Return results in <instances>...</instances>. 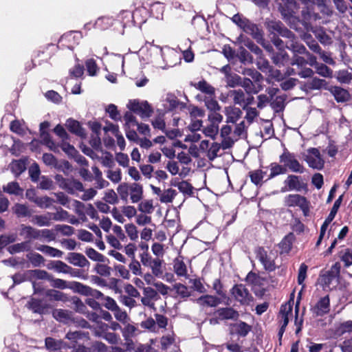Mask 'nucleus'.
I'll list each match as a JSON object with an SVG mask.
<instances>
[{"mask_svg":"<svg viewBox=\"0 0 352 352\" xmlns=\"http://www.w3.org/2000/svg\"><path fill=\"white\" fill-rule=\"evenodd\" d=\"M232 127L229 124L223 125L220 131L222 138L221 145L223 149H228L232 146L235 142Z\"/></svg>","mask_w":352,"mask_h":352,"instance_id":"10","label":"nucleus"},{"mask_svg":"<svg viewBox=\"0 0 352 352\" xmlns=\"http://www.w3.org/2000/svg\"><path fill=\"white\" fill-rule=\"evenodd\" d=\"M173 270L178 276L187 277L188 268L182 256H178L173 261Z\"/></svg>","mask_w":352,"mask_h":352,"instance_id":"19","label":"nucleus"},{"mask_svg":"<svg viewBox=\"0 0 352 352\" xmlns=\"http://www.w3.org/2000/svg\"><path fill=\"white\" fill-rule=\"evenodd\" d=\"M243 30L251 35L255 36L258 32L257 26L249 20L246 19L241 28Z\"/></svg>","mask_w":352,"mask_h":352,"instance_id":"59","label":"nucleus"},{"mask_svg":"<svg viewBox=\"0 0 352 352\" xmlns=\"http://www.w3.org/2000/svg\"><path fill=\"white\" fill-rule=\"evenodd\" d=\"M305 160L311 168L320 170L323 167L324 161L317 148H311L307 150Z\"/></svg>","mask_w":352,"mask_h":352,"instance_id":"8","label":"nucleus"},{"mask_svg":"<svg viewBox=\"0 0 352 352\" xmlns=\"http://www.w3.org/2000/svg\"><path fill=\"white\" fill-rule=\"evenodd\" d=\"M125 231L131 241H136L138 238V232L136 226L133 223H127L124 226Z\"/></svg>","mask_w":352,"mask_h":352,"instance_id":"63","label":"nucleus"},{"mask_svg":"<svg viewBox=\"0 0 352 352\" xmlns=\"http://www.w3.org/2000/svg\"><path fill=\"white\" fill-rule=\"evenodd\" d=\"M53 269L57 272L69 274L72 271V268L60 261H56L53 263Z\"/></svg>","mask_w":352,"mask_h":352,"instance_id":"56","label":"nucleus"},{"mask_svg":"<svg viewBox=\"0 0 352 352\" xmlns=\"http://www.w3.org/2000/svg\"><path fill=\"white\" fill-rule=\"evenodd\" d=\"M3 190L6 193L15 195H19L23 192L22 188H20L19 184L16 182H11L7 185L3 186Z\"/></svg>","mask_w":352,"mask_h":352,"instance_id":"40","label":"nucleus"},{"mask_svg":"<svg viewBox=\"0 0 352 352\" xmlns=\"http://www.w3.org/2000/svg\"><path fill=\"white\" fill-rule=\"evenodd\" d=\"M314 69H316V73L322 77L332 78L333 76L332 69L324 64L319 63Z\"/></svg>","mask_w":352,"mask_h":352,"instance_id":"44","label":"nucleus"},{"mask_svg":"<svg viewBox=\"0 0 352 352\" xmlns=\"http://www.w3.org/2000/svg\"><path fill=\"white\" fill-rule=\"evenodd\" d=\"M267 28L272 33H277L283 36L290 37L292 32L289 31L281 22L270 21L267 22Z\"/></svg>","mask_w":352,"mask_h":352,"instance_id":"15","label":"nucleus"},{"mask_svg":"<svg viewBox=\"0 0 352 352\" xmlns=\"http://www.w3.org/2000/svg\"><path fill=\"white\" fill-rule=\"evenodd\" d=\"M223 112L228 124L236 123L242 116V111L240 109L232 106L226 107Z\"/></svg>","mask_w":352,"mask_h":352,"instance_id":"16","label":"nucleus"},{"mask_svg":"<svg viewBox=\"0 0 352 352\" xmlns=\"http://www.w3.org/2000/svg\"><path fill=\"white\" fill-rule=\"evenodd\" d=\"M114 270L116 274L124 279L129 280L131 277L129 270L123 265L118 264L114 265Z\"/></svg>","mask_w":352,"mask_h":352,"instance_id":"61","label":"nucleus"},{"mask_svg":"<svg viewBox=\"0 0 352 352\" xmlns=\"http://www.w3.org/2000/svg\"><path fill=\"white\" fill-rule=\"evenodd\" d=\"M222 145L218 142H210L208 140H202L199 144V150L201 153L210 161L214 160L217 156Z\"/></svg>","mask_w":352,"mask_h":352,"instance_id":"6","label":"nucleus"},{"mask_svg":"<svg viewBox=\"0 0 352 352\" xmlns=\"http://www.w3.org/2000/svg\"><path fill=\"white\" fill-rule=\"evenodd\" d=\"M329 298L326 296L320 299L316 306L314 307V312L317 316H323L329 311Z\"/></svg>","mask_w":352,"mask_h":352,"instance_id":"20","label":"nucleus"},{"mask_svg":"<svg viewBox=\"0 0 352 352\" xmlns=\"http://www.w3.org/2000/svg\"><path fill=\"white\" fill-rule=\"evenodd\" d=\"M143 295L142 303L151 309H155V301L159 298L157 292L152 287H147L144 288Z\"/></svg>","mask_w":352,"mask_h":352,"instance_id":"11","label":"nucleus"},{"mask_svg":"<svg viewBox=\"0 0 352 352\" xmlns=\"http://www.w3.org/2000/svg\"><path fill=\"white\" fill-rule=\"evenodd\" d=\"M340 272V264L336 263L331 269L320 274L319 278L320 283L324 289H333L336 288L339 282Z\"/></svg>","mask_w":352,"mask_h":352,"instance_id":"1","label":"nucleus"},{"mask_svg":"<svg viewBox=\"0 0 352 352\" xmlns=\"http://www.w3.org/2000/svg\"><path fill=\"white\" fill-rule=\"evenodd\" d=\"M240 85L243 87L245 91L248 94H256L258 91V89L253 84L252 81L249 78H243L241 80Z\"/></svg>","mask_w":352,"mask_h":352,"instance_id":"46","label":"nucleus"},{"mask_svg":"<svg viewBox=\"0 0 352 352\" xmlns=\"http://www.w3.org/2000/svg\"><path fill=\"white\" fill-rule=\"evenodd\" d=\"M53 317L60 322L69 324L73 322L72 313L69 311L57 309L52 312Z\"/></svg>","mask_w":352,"mask_h":352,"instance_id":"18","label":"nucleus"},{"mask_svg":"<svg viewBox=\"0 0 352 352\" xmlns=\"http://www.w3.org/2000/svg\"><path fill=\"white\" fill-rule=\"evenodd\" d=\"M149 5V0L142 3L141 1L134 3L135 10L132 13V19L134 24L141 25L146 22L149 15L146 6Z\"/></svg>","mask_w":352,"mask_h":352,"instance_id":"3","label":"nucleus"},{"mask_svg":"<svg viewBox=\"0 0 352 352\" xmlns=\"http://www.w3.org/2000/svg\"><path fill=\"white\" fill-rule=\"evenodd\" d=\"M179 104L176 96L173 94H167L166 98L163 100V107L166 111L175 109Z\"/></svg>","mask_w":352,"mask_h":352,"instance_id":"31","label":"nucleus"},{"mask_svg":"<svg viewBox=\"0 0 352 352\" xmlns=\"http://www.w3.org/2000/svg\"><path fill=\"white\" fill-rule=\"evenodd\" d=\"M30 249V243L28 241H23L21 243H16L10 245L8 248V251L12 254L20 253L25 251H28Z\"/></svg>","mask_w":352,"mask_h":352,"instance_id":"36","label":"nucleus"},{"mask_svg":"<svg viewBox=\"0 0 352 352\" xmlns=\"http://www.w3.org/2000/svg\"><path fill=\"white\" fill-rule=\"evenodd\" d=\"M66 126L69 131L79 136H82L85 133L80 123L73 119H68L66 122Z\"/></svg>","mask_w":352,"mask_h":352,"instance_id":"34","label":"nucleus"},{"mask_svg":"<svg viewBox=\"0 0 352 352\" xmlns=\"http://www.w3.org/2000/svg\"><path fill=\"white\" fill-rule=\"evenodd\" d=\"M289 60V56L285 52L281 51L273 56L274 63L278 65H284Z\"/></svg>","mask_w":352,"mask_h":352,"instance_id":"62","label":"nucleus"},{"mask_svg":"<svg viewBox=\"0 0 352 352\" xmlns=\"http://www.w3.org/2000/svg\"><path fill=\"white\" fill-rule=\"evenodd\" d=\"M270 174L266 180L272 179L277 175H282L286 173V168L283 166V165L279 164L278 163H272L270 166Z\"/></svg>","mask_w":352,"mask_h":352,"instance_id":"38","label":"nucleus"},{"mask_svg":"<svg viewBox=\"0 0 352 352\" xmlns=\"http://www.w3.org/2000/svg\"><path fill=\"white\" fill-rule=\"evenodd\" d=\"M113 19L110 16L99 17L94 23V28L102 30L108 29L113 24Z\"/></svg>","mask_w":352,"mask_h":352,"instance_id":"37","label":"nucleus"},{"mask_svg":"<svg viewBox=\"0 0 352 352\" xmlns=\"http://www.w3.org/2000/svg\"><path fill=\"white\" fill-rule=\"evenodd\" d=\"M20 235L27 239H38V230L24 224L20 226Z\"/></svg>","mask_w":352,"mask_h":352,"instance_id":"21","label":"nucleus"},{"mask_svg":"<svg viewBox=\"0 0 352 352\" xmlns=\"http://www.w3.org/2000/svg\"><path fill=\"white\" fill-rule=\"evenodd\" d=\"M36 248L37 250L52 257L61 258L63 254L62 251L45 245H39Z\"/></svg>","mask_w":352,"mask_h":352,"instance_id":"29","label":"nucleus"},{"mask_svg":"<svg viewBox=\"0 0 352 352\" xmlns=\"http://www.w3.org/2000/svg\"><path fill=\"white\" fill-rule=\"evenodd\" d=\"M66 260L71 264L80 267L89 266V262L84 255L77 252H70L67 254Z\"/></svg>","mask_w":352,"mask_h":352,"instance_id":"14","label":"nucleus"},{"mask_svg":"<svg viewBox=\"0 0 352 352\" xmlns=\"http://www.w3.org/2000/svg\"><path fill=\"white\" fill-rule=\"evenodd\" d=\"M129 193L132 203H138L142 198V186L136 183L131 184Z\"/></svg>","mask_w":352,"mask_h":352,"instance_id":"25","label":"nucleus"},{"mask_svg":"<svg viewBox=\"0 0 352 352\" xmlns=\"http://www.w3.org/2000/svg\"><path fill=\"white\" fill-rule=\"evenodd\" d=\"M63 342L60 340H56L52 338H47L45 339V346L50 350H58L63 348Z\"/></svg>","mask_w":352,"mask_h":352,"instance_id":"57","label":"nucleus"},{"mask_svg":"<svg viewBox=\"0 0 352 352\" xmlns=\"http://www.w3.org/2000/svg\"><path fill=\"white\" fill-rule=\"evenodd\" d=\"M232 294L234 298L242 305H249L252 300V296L243 285H235L232 289Z\"/></svg>","mask_w":352,"mask_h":352,"instance_id":"9","label":"nucleus"},{"mask_svg":"<svg viewBox=\"0 0 352 352\" xmlns=\"http://www.w3.org/2000/svg\"><path fill=\"white\" fill-rule=\"evenodd\" d=\"M115 318L122 324H126L129 318L126 311H122L119 306H118L113 311Z\"/></svg>","mask_w":352,"mask_h":352,"instance_id":"49","label":"nucleus"},{"mask_svg":"<svg viewBox=\"0 0 352 352\" xmlns=\"http://www.w3.org/2000/svg\"><path fill=\"white\" fill-rule=\"evenodd\" d=\"M285 184L288 186L289 190H299L301 186L299 177L294 175H289L285 180Z\"/></svg>","mask_w":352,"mask_h":352,"instance_id":"39","label":"nucleus"},{"mask_svg":"<svg viewBox=\"0 0 352 352\" xmlns=\"http://www.w3.org/2000/svg\"><path fill=\"white\" fill-rule=\"evenodd\" d=\"M214 314L221 320H236L239 316L238 311L231 307L220 308Z\"/></svg>","mask_w":352,"mask_h":352,"instance_id":"17","label":"nucleus"},{"mask_svg":"<svg viewBox=\"0 0 352 352\" xmlns=\"http://www.w3.org/2000/svg\"><path fill=\"white\" fill-rule=\"evenodd\" d=\"M251 327L244 322H239L231 325V333L245 337L250 331Z\"/></svg>","mask_w":352,"mask_h":352,"instance_id":"22","label":"nucleus"},{"mask_svg":"<svg viewBox=\"0 0 352 352\" xmlns=\"http://www.w3.org/2000/svg\"><path fill=\"white\" fill-rule=\"evenodd\" d=\"M138 209L143 213L151 214L154 210V206L152 200H145L142 201L138 206Z\"/></svg>","mask_w":352,"mask_h":352,"instance_id":"60","label":"nucleus"},{"mask_svg":"<svg viewBox=\"0 0 352 352\" xmlns=\"http://www.w3.org/2000/svg\"><path fill=\"white\" fill-rule=\"evenodd\" d=\"M293 236L292 234L286 236L280 243L279 246L282 253H287L292 249Z\"/></svg>","mask_w":352,"mask_h":352,"instance_id":"50","label":"nucleus"},{"mask_svg":"<svg viewBox=\"0 0 352 352\" xmlns=\"http://www.w3.org/2000/svg\"><path fill=\"white\" fill-rule=\"evenodd\" d=\"M10 168L11 171L18 176L25 170V164L21 160H14L10 164Z\"/></svg>","mask_w":352,"mask_h":352,"instance_id":"42","label":"nucleus"},{"mask_svg":"<svg viewBox=\"0 0 352 352\" xmlns=\"http://www.w3.org/2000/svg\"><path fill=\"white\" fill-rule=\"evenodd\" d=\"M197 98L204 101L206 107L210 111L220 110V106L215 99V95L212 96H202V95H198Z\"/></svg>","mask_w":352,"mask_h":352,"instance_id":"28","label":"nucleus"},{"mask_svg":"<svg viewBox=\"0 0 352 352\" xmlns=\"http://www.w3.org/2000/svg\"><path fill=\"white\" fill-rule=\"evenodd\" d=\"M195 87L202 94H204V96H212L215 94L214 88L205 80L198 82L195 85Z\"/></svg>","mask_w":352,"mask_h":352,"instance_id":"32","label":"nucleus"},{"mask_svg":"<svg viewBox=\"0 0 352 352\" xmlns=\"http://www.w3.org/2000/svg\"><path fill=\"white\" fill-rule=\"evenodd\" d=\"M127 108L138 114L142 118H149L153 113V109L147 101L130 100L127 104Z\"/></svg>","mask_w":352,"mask_h":352,"instance_id":"4","label":"nucleus"},{"mask_svg":"<svg viewBox=\"0 0 352 352\" xmlns=\"http://www.w3.org/2000/svg\"><path fill=\"white\" fill-rule=\"evenodd\" d=\"M199 305L206 307H216L220 303V299L211 295L202 296L197 300Z\"/></svg>","mask_w":352,"mask_h":352,"instance_id":"27","label":"nucleus"},{"mask_svg":"<svg viewBox=\"0 0 352 352\" xmlns=\"http://www.w3.org/2000/svg\"><path fill=\"white\" fill-rule=\"evenodd\" d=\"M27 258L34 267L40 266L41 264H43L45 261L41 254L36 252H31L28 254L27 255Z\"/></svg>","mask_w":352,"mask_h":352,"instance_id":"58","label":"nucleus"},{"mask_svg":"<svg viewBox=\"0 0 352 352\" xmlns=\"http://www.w3.org/2000/svg\"><path fill=\"white\" fill-rule=\"evenodd\" d=\"M327 90L334 96L338 102H345L351 98L349 92L340 87L331 86L328 87Z\"/></svg>","mask_w":352,"mask_h":352,"instance_id":"12","label":"nucleus"},{"mask_svg":"<svg viewBox=\"0 0 352 352\" xmlns=\"http://www.w3.org/2000/svg\"><path fill=\"white\" fill-rule=\"evenodd\" d=\"M14 213L19 217H25L30 215V211L24 204H16L13 208Z\"/></svg>","mask_w":352,"mask_h":352,"instance_id":"48","label":"nucleus"},{"mask_svg":"<svg viewBox=\"0 0 352 352\" xmlns=\"http://www.w3.org/2000/svg\"><path fill=\"white\" fill-rule=\"evenodd\" d=\"M256 257L263 265L265 270L272 271L275 269V265L272 256L267 254L263 248H259L256 252Z\"/></svg>","mask_w":352,"mask_h":352,"instance_id":"13","label":"nucleus"},{"mask_svg":"<svg viewBox=\"0 0 352 352\" xmlns=\"http://www.w3.org/2000/svg\"><path fill=\"white\" fill-rule=\"evenodd\" d=\"M285 203L289 207L298 206L302 210L305 216L308 215L309 203L305 197L298 194L289 195L285 197Z\"/></svg>","mask_w":352,"mask_h":352,"instance_id":"7","label":"nucleus"},{"mask_svg":"<svg viewBox=\"0 0 352 352\" xmlns=\"http://www.w3.org/2000/svg\"><path fill=\"white\" fill-rule=\"evenodd\" d=\"M285 96H278L272 102L271 106L276 112L281 111L285 107Z\"/></svg>","mask_w":352,"mask_h":352,"instance_id":"45","label":"nucleus"},{"mask_svg":"<svg viewBox=\"0 0 352 352\" xmlns=\"http://www.w3.org/2000/svg\"><path fill=\"white\" fill-rule=\"evenodd\" d=\"M279 162L286 168V170H289L296 173H303L305 171L304 166L300 163L296 154L287 148H284L283 153L279 156Z\"/></svg>","mask_w":352,"mask_h":352,"instance_id":"2","label":"nucleus"},{"mask_svg":"<svg viewBox=\"0 0 352 352\" xmlns=\"http://www.w3.org/2000/svg\"><path fill=\"white\" fill-rule=\"evenodd\" d=\"M52 220L56 221H66L69 217V214L67 211L61 208H56V212H50Z\"/></svg>","mask_w":352,"mask_h":352,"instance_id":"43","label":"nucleus"},{"mask_svg":"<svg viewBox=\"0 0 352 352\" xmlns=\"http://www.w3.org/2000/svg\"><path fill=\"white\" fill-rule=\"evenodd\" d=\"M82 35L79 32H70L63 34L60 38V42L69 43V47H73L74 45L78 44Z\"/></svg>","mask_w":352,"mask_h":352,"instance_id":"23","label":"nucleus"},{"mask_svg":"<svg viewBox=\"0 0 352 352\" xmlns=\"http://www.w3.org/2000/svg\"><path fill=\"white\" fill-rule=\"evenodd\" d=\"M337 80L344 84H349L352 80V74L347 70H340L337 74Z\"/></svg>","mask_w":352,"mask_h":352,"instance_id":"64","label":"nucleus"},{"mask_svg":"<svg viewBox=\"0 0 352 352\" xmlns=\"http://www.w3.org/2000/svg\"><path fill=\"white\" fill-rule=\"evenodd\" d=\"M52 217L50 212H47L41 215H34L31 219V222L38 226H50L52 223Z\"/></svg>","mask_w":352,"mask_h":352,"instance_id":"26","label":"nucleus"},{"mask_svg":"<svg viewBox=\"0 0 352 352\" xmlns=\"http://www.w3.org/2000/svg\"><path fill=\"white\" fill-rule=\"evenodd\" d=\"M219 131V127L218 125L209 123V124L203 127L202 133L206 137L214 140L218 135Z\"/></svg>","mask_w":352,"mask_h":352,"instance_id":"35","label":"nucleus"},{"mask_svg":"<svg viewBox=\"0 0 352 352\" xmlns=\"http://www.w3.org/2000/svg\"><path fill=\"white\" fill-rule=\"evenodd\" d=\"M352 331V320H348L343 323H341L336 330V335L340 336L345 333L350 332Z\"/></svg>","mask_w":352,"mask_h":352,"instance_id":"54","label":"nucleus"},{"mask_svg":"<svg viewBox=\"0 0 352 352\" xmlns=\"http://www.w3.org/2000/svg\"><path fill=\"white\" fill-rule=\"evenodd\" d=\"M85 254L92 261L100 263H104L106 261V257L103 254L98 252L92 248H87L85 250Z\"/></svg>","mask_w":352,"mask_h":352,"instance_id":"41","label":"nucleus"},{"mask_svg":"<svg viewBox=\"0 0 352 352\" xmlns=\"http://www.w3.org/2000/svg\"><path fill=\"white\" fill-rule=\"evenodd\" d=\"M246 281L256 289V287H262L264 285L265 279L255 273L250 272L246 276Z\"/></svg>","mask_w":352,"mask_h":352,"instance_id":"33","label":"nucleus"},{"mask_svg":"<svg viewBox=\"0 0 352 352\" xmlns=\"http://www.w3.org/2000/svg\"><path fill=\"white\" fill-rule=\"evenodd\" d=\"M230 96L233 98L235 104L243 106L245 96L242 90H233L230 92Z\"/></svg>","mask_w":352,"mask_h":352,"instance_id":"47","label":"nucleus"},{"mask_svg":"<svg viewBox=\"0 0 352 352\" xmlns=\"http://www.w3.org/2000/svg\"><path fill=\"white\" fill-rule=\"evenodd\" d=\"M69 288L74 289L82 295L87 296L88 292L90 291V287L85 285L78 282H72L69 285Z\"/></svg>","mask_w":352,"mask_h":352,"instance_id":"55","label":"nucleus"},{"mask_svg":"<svg viewBox=\"0 0 352 352\" xmlns=\"http://www.w3.org/2000/svg\"><path fill=\"white\" fill-rule=\"evenodd\" d=\"M46 294L52 300L63 302H65L67 300V296L64 293L57 290L49 289L47 290Z\"/></svg>","mask_w":352,"mask_h":352,"instance_id":"53","label":"nucleus"},{"mask_svg":"<svg viewBox=\"0 0 352 352\" xmlns=\"http://www.w3.org/2000/svg\"><path fill=\"white\" fill-rule=\"evenodd\" d=\"M151 272L155 277L162 278L164 274V261L163 260L156 258L152 261L151 265L148 267Z\"/></svg>","mask_w":352,"mask_h":352,"instance_id":"24","label":"nucleus"},{"mask_svg":"<svg viewBox=\"0 0 352 352\" xmlns=\"http://www.w3.org/2000/svg\"><path fill=\"white\" fill-rule=\"evenodd\" d=\"M53 202L54 201L47 196L35 197V200H34V203L41 208H49Z\"/></svg>","mask_w":352,"mask_h":352,"instance_id":"52","label":"nucleus"},{"mask_svg":"<svg viewBox=\"0 0 352 352\" xmlns=\"http://www.w3.org/2000/svg\"><path fill=\"white\" fill-rule=\"evenodd\" d=\"M287 46V48L291 50L295 54H305L307 53L305 47L302 44L296 41H292Z\"/></svg>","mask_w":352,"mask_h":352,"instance_id":"51","label":"nucleus"},{"mask_svg":"<svg viewBox=\"0 0 352 352\" xmlns=\"http://www.w3.org/2000/svg\"><path fill=\"white\" fill-rule=\"evenodd\" d=\"M149 1H151V0H149ZM149 3L150 5L146 6V7L147 8H150L151 14L157 19H162L164 10V5L160 2H149Z\"/></svg>","mask_w":352,"mask_h":352,"instance_id":"30","label":"nucleus"},{"mask_svg":"<svg viewBox=\"0 0 352 352\" xmlns=\"http://www.w3.org/2000/svg\"><path fill=\"white\" fill-rule=\"evenodd\" d=\"M55 180L60 188L67 190L69 193L74 194L77 191H83V185L79 181L65 179L60 175H56Z\"/></svg>","mask_w":352,"mask_h":352,"instance_id":"5","label":"nucleus"}]
</instances>
